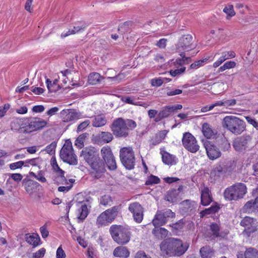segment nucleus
<instances>
[{
    "instance_id": "f257e3e1",
    "label": "nucleus",
    "mask_w": 258,
    "mask_h": 258,
    "mask_svg": "<svg viewBox=\"0 0 258 258\" xmlns=\"http://www.w3.org/2000/svg\"><path fill=\"white\" fill-rule=\"evenodd\" d=\"M101 155L104 161L99 157L89 164L92 170L91 174L96 179L100 178L106 171L105 163L109 170H114L117 168L115 158L110 147H103L101 150Z\"/></svg>"
},
{
    "instance_id": "f03ea898",
    "label": "nucleus",
    "mask_w": 258,
    "mask_h": 258,
    "mask_svg": "<svg viewBox=\"0 0 258 258\" xmlns=\"http://www.w3.org/2000/svg\"><path fill=\"white\" fill-rule=\"evenodd\" d=\"M136 126L137 123L134 120L120 117L113 121L111 130L115 137L125 138L128 136L129 131L133 130Z\"/></svg>"
},
{
    "instance_id": "7ed1b4c3",
    "label": "nucleus",
    "mask_w": 258,
    "mask_h": 258,
    "mask_svg": "<svg viewBox=\"0 0 258 258\" xmlns=\"http://www.w3.org/2000/svg\"><path fill=\"white\" fill-rule=\"evenodd\" d=\"M222 126L232 134L238 135L245 130V122L235 116H226L222 121Z\"/></svg>"
},
{
    "instance_id": "20e7f679",
    "label": "nucleus",
    "mask_w": 258,
    "mask_h": 258,
    "mask_svg": "<svg viewBox=\"0 0 258 258\" xmlns=\"http://www.w3.org/2000/svg\"><path fill=\"white\" fill-rule=\"evenodd\" d=\"M109 232L114 241L118 244H125L130 240V231L121 225H112L110 227Z\"/></svg>"
},
{
    "instance_id": "39448f33",
    "label": "nucleus",
    "mask_w": 258,
    "mask_h": 258,
    "mask_svg": "<svg viewBox=\"0 0 258 258\" xmlns=\"http://www.w3.org/2000/svg\"><path fill=\"white\" fill-rule=\"evenodd\" d=\"M246 192V185L242 183H236L225 189L224 197L228 201H236L243 198Z\"/></svg>"
},
{
    "instance_id": "423d86ee",
    "label": "nucleus",
    "mask_w": 258,
    "mask_h": 258,
    "mask_svg": "<svg viewBox=\"0 0 258 258\" xmlns=\"http://www.w3.org/2000/svg\"><path fill=\"white\" fill-rule=\"evenodd\" d=\"M60 158L64 162L70 165H76L78 164L77 156L75 155L72 142L67 140L59 152Z\"/></svg>"
},
{
    "instance_id": "0eeeda50",
    "label": "nucleus",
    "mask_w": 258,
    "mask_h": 258,
    "mask_svg": "<svg viewBox=\"0 0 258 258\" xmlns=\"http://www.w3.org/2000/svg\"><path fill=\"white\" fill-rule=\"evenodd\" d=\"M119 157L123 166L127 170L134 168L136 163L135 153L132 147H123L120 149Z\"/></svg>"
},
{
    "instance_id": "6e6552de",
    "label": "nucleus",
    "mask_w": 258,
    "mask_h": 258,
    "mask_svg": "<svg viewBox=\"0 0 258 258\" xmlns=\"http://www.w3.org/2000/svg\"><path fill=\"white\" fill-rule=\"evenodd\" d=\"M118 210V206H113L102 212L97 218V225L100 227L111 223L117 217Z\"/></svg>"
},
{
    "instance_id": "1a4fd4ad",
    "label": "nucleus",
    "mask_w": 258,
    "mask_h": 258,
    "mask_svg": "<svg viewBox=\"0 0 258 258\" xmlns=\"http://www.w3.org/2000/svg\"><path fill=\"white\" fill-rule=\"evenodd\" d=\"M195 47L192 36L189 34L184 35L179 39L176 46V50L179 53V55L182 56L185 52L190 51Z\"/></svg>"
},
{
    "instance_id": "9d476101",
    "label": "nucleus",
    "mask_w": 258,
    "mask_h": 258,
    "mask_svg": "<svg viewBox=\"0 0 258 258\" xmlns=\"http://www.w3.org/2000/svg\"><path fill=\"white\" fill-rule=\"evenodd\" d=\"M240 225L244 228L242 234L249 237L251 234L257 230L258 223L255 219L245 216L240 221Z\"/></svg>"
},
{
    "instance_id": "9b49d317",
    "label": "nucleus",
    "mask_w": 258,
    "mask_h": 258,
    "mask_svg": "<svg viewBox=\"0 0 258 258\" xmlns=\"http://www.w3.org/2000/svg\"><path fill=\"white\" fill-rule=\"evenodd\" d=\"M182 143L184 148L190 153H195L200 149L196 138L189 132L183 134Z\"/></svg>"
},
{
    "instance_id": "f8f14e48",
    "label": "nucleus",
    "mask_w": 258,
    "mask_h": 258,
    "mask_svg": "<svg viewBox=\"0 0 258 258\" xmlns=\"http://www.w3.org/2000/svg\"><path fill=\"white\" fill-rule=\"evenodd\" d=\"M47 124V121L41 118H27L26 128L24 131L27 134L42 129Z\"/></svg>"
},
{
    "instance_id": "ddd939ff",
    "label": "nucleus",
    "mask_w": 258,
    "mask_h": 258,
    "mask_svg": "<svg viewBox=\"0 0 258 258\" xmlns=\"http://www.w3.org/2000/svg\"><path fill=\"white\" fill-rule=\"evenodd\" d=\"M80 157L89 164L99 158L98 150L94 147H87L82 150Z\"/></svg>"
},
{
    "instance_id": "4468645a",
    "label": "nucleus",
    "mask_w": 258,
    "mask_h": 258,
    "mask_svg": "<svg viewBox=\"0 0 258 258\" xmlns=\"http://www.w3.org/2000/svg\"><path fill=\"white\" fill-rule=\"evenodd\" d=\"M188 242H183L181 240L174 238L172 257H179L183 255L189 248Z\"/></svg>"
},
{
    "instance_id": "2eb2a0df",
    "label": "nucleus",
    "mask_w": 258,
    "mask_h": 258,
    "mask_svg": "<svg viewBox=\"0 0 258 258\" xmlns=\"http://www.w3.org/2000/svg\"><path fill=\"white\" fill-rule=\"evenodd\" d=\"M174 238H167L162 241L160 244L161 255L163 257H172V250Z\"/></svg>"
},
{
    "instance_id": "dca6fc26",
    "label": "nucleus",
    "mask_w": 258,
    "mask_h": 258,
    "mask_svg": "<svg viewBox=\"0 0 258 258\" xmlns=\"http://www.w3.org/2000/svg\"><path fill=\"white\" fill-rule=\"evenodd\" d=\"M251 140V138L250 136H242L234 141L233 146L236 151L241 152L249 147Z\"/></svg>"
},
{
    "instance_id": "f3484780",
    "label": "nucleus",
    "mask_w": 258,
    "mask_h": 258,
    "mask_svg": "<svg viewBox=\"0 0 258 258\" xmlns=\"http://www.w3.org/2000/svg\"><path fill=\"white\" fill-rule=\"evenodd\" d=\"M128 210L132 213L134 220L140 223L143 219V208L138 203L135 202L131 204L128 207Z\"/></svg>"
},
{
    "instance_id": "a211bd4d",
    "label": "nucleus",
    "mask_w": 258,
    "mask_h": 258,
    "mask_svg": "<svg viewBox=\"0 0 258 258\" xmlns=\"http://www.w3.org/2000/svg\"><path fill=\"white\" fill-rule=\"evenodd\" d=\"M60 117L64 122H70L81 117V113L74 109H63L60 113Z\"/></svg>"
},
{
    "instance_id": "6ab92c4d",
    "label": "nucleus",
    "mask_w": 258,
    "mask_h": 258,
    "mask_svg": "<svg viewBox=\"0 0 258 258\" xmlns=\"http://www.w3.org/2000/svg\"><path fill=\"white\" fill-rule=\"evenodd\" d=\"M27 118H16L11 121L10 124L11 130L19 133L27 134L24 131L26 128Z\"/></svg>"
},
{
    "instance_id": "aec40b11",
    "label": "nucleus",
    "mask_w": 258,
    "mask_h": 258,
    "mask_svg": "<svg viewBox=\"0 0 258 258\" xmlns=\"http://www.w3.org/2000/svg\"><path fill=\"white\" fill-rule=\"evenodd\" d=\"M207 155L210 159L214 160L221 156L219 149L211 142L207 141L204 143Z\"/></svg>"
},
{
    "instance_id": "412c9836",
    "label": "nucleus",
    "mask_w": 258,
    "mask_h": 258,
    "mask_svg": "<svg viewBox=\"0 0 258 258\" xmlns=\"http://www.w3.org/2000/svg\"><path fill=\"white\" fill-rule=\"evenodd\" d=\"M22 185L28 194L31 195L39 189L40 184L30 179L24 178L22 181Z\"/></svg>"
},
{
    "instance_id": "4be33fe9",
    "label": "nucleus",
    "mask_w": 258,
    "mask_h": 258,
    "mask_svg": "<svg viewBox=\"0 0 258 258\" xmlns=\"http://www.w3.org/2000/svg\"><path fill=\"white\" fill-rule=\"evenodd\" d=\"M183 189V186L180 185L177 189L169 190L167 192L165 199L170 203H174L179 200V194Z\"/></svg>"
},
{
    "instance_id": "5701e85b",
    "label": "nucleus",
    "mask_w": 258,
    "mask_h": 258,
    "mask_svg": "<svg viewBox=\"0 0 258 258\" xmlns=\"http://www.w3.org/2000/svg\"><path fill=\"white\" fill-rule=\"evenodd\" d=\"M87 26V25L85 23L79 22L75 23L73 26V28L69 29V30L66 33H62L61 34V37L62 38H64L70 35L75 34L77 33L83 31Z\"/></svg>"
},
{
    "instance_id": "b1692460",
    "label": "nucleus",
    "mask_w": 258,
    "mask_h": 258,
    "mask_svg": "<svg viewBox=\"0 0 258 258\" xmlns=\"http://www.w3.org/2000/svg\"><path fill=\"white\" fill-rule=\"evenodd\" d=\"M213 201L211 191L208 187H204L201 191V202L203 206H208Z\"/></svg>"
},
{
    "instance_id": "393cba45",
    "label": "nucleus",
    "mask_w": 258,
    "mask_h": 258,
    "mask_svg": "<svg viewBox=\"0 0 258 258\" xmlns=\"http://www.w3.org/2000/svg\"><path fill=\"white\" fill-rule=\"evenodd\" d=\"M258 210V196L254 200H250L246 203L242 208L243 212L251 213Z\"/></svg>"
},
{
    "instance_id": "a878e982",
    "label": "nucleus",
    "mask_w": 258,
    "mask_h": 258,
    "mask_svg": "<svg viewBox=\"0 0 258 258\" xmlns=\"http://www.w3.org/2000/svg\"><path fill=\"white\" fill-rule=\"evenodd\" d=\"M167 221L166 217L162 214L160 210H158L152 220V223L155 227L163 226L167 223Z\"/></svg>"
},
{
    "instance_id": "bb28decb",
    "label": "nucleus",
    "mask_w": 258,
    "mask_h": 258,
    "mask_svg": "<svg viewBox=\"0 0 258 258\" xmlns=\"http://www.w3.org/2000/svg\"><path fill=\"white\" fill-rule=\"evenodd\" d=\"M160 153L162 155V161L165 164L171 166L176 163L175 156L164 151H162Z\"/></svg>"
},
{
    "instance_id": "cd10ccee",
    "label": "nucleus",
    "mask_w": 258,
    "mask_h": 258,
    "mask_svg": "<svg viewBox=\"0 0 258 258\" xmlns=\"http://www.w3.org/2000/svg\"><path fill=\"white\" fill-rule=\"evenodd\" d=\"M237 258H258V250L252 247L247 248L244 253H238Z\"/></svg>"
},
{
    "instance_id": "c85d7f7f",
    "label": "nucleus",
    "mask_w": 258,
    "mask_h": 258,
    "mask_svg": "<svg viewBox=\"0 0 258 258\" xmlns=\"http://www.w3.org/2000/svg\"><path fill=\"white\" fill-rule=\"evenodd\" d=\"M130 252L126 247L120 246L116 247L113 250V255L115 257L127 258Z\"/></svg>"
},
{
    "instance_id": "c756f323",
    "label": "nucleus",
    "mask_w": 258,
    "mask_h": 258,
    "mask_svg": "<svg viewBox=\"0 0 258 258\" xmlns=\"http://www.w3.org/2000/svg\"><path fill=\"white\" fill-rule=\"evenodd\" d=\"M172 112H173V111L171 106H166L163 107L162 110L159 112L157 117L155 119V121H158L162 118L168 117Z\"/></svg>"
},
{
    "instance_id": "7c9ffc66",
    "label": "nucleus",
    "mask_w": 258,
    "mask_h": 258,
    "mask_svg": "<svg viewBox=\"0 0 258 258\" xmlns=\"http://www.w3.org/2000/svg\"><path fill=\"white\" fill-rule=\"evenodd\" d=\"M26 241L27 243L36 247L39 244L40 240L39 235L37 234H26L25 236Z\"/></svg>"
},
{
    "instance_id": "2f4dec72",
    "label": "nucleus",
    "mask_w": 258,
    "mask_h": 258,
    "mask_svg": "<svg viewBox=\"0 0 258 258\" xmlns=\"http://www.w3.org/2000/svg\"><path fill=\"white\" fill-rule=\"evenodd\" d=\"M102 79H103V77L99 73L94 72L90 73L88 76V82L89 84L94 85L99 83Z\"/></svg>"
},
{
    "instance_id": "473e14b6",
    "label": "nucleus",
    "mask_w": 258,
    "mask_h": 258,
    "mask_svg": "<svg viewBox=\"0 0 258 258\" xmlns=\"http://www.w3.org/2000/svg\"><path fill=\"white\" fill-rule=\"evenodd\" d=\"M107 123L105 117L102 115L95 116L92 120V126L95 127H100L105 125Z\"/></svg>"
},
{
    "instance_id": "72a5a7b5",
    "label": "nucleus",
    "mask_w": 258,
    "mask_h": 258,
    "mask_svg": "<svg viewBox=\"0 0 258 258\" xmlns=\"http://www.w3.org/2000/svg\"><path fill=\"white\" fill-rule=\"evenodd\" d=\"M168 231L164 228H154L152 230V233L159 239L165 238L168 235Z\"/></svg>"
},
{
    "instance_id": "f704fd0d",
    "label": "nucleus",
    "mask_w": 258,
    "mask_h": 258,
    "mask_svg": "<svg viewBox=\"0 0 258 258\" xmlns=\"http://www.w3.org/2000/svg\"><path fill=\"white\" fill-rule=\"evenodd\" d=\"M202 133L204 136L207 139L214 137L215 133L212 129L210 125L208 123H204L202 126Z\"/></svg>"
},
{
    "instance_id": "c9c22d12",
    "label": "nucleus",
    "mask_w": 258,
    "mask_h": 258,
    "mask_svg": "<svg viewBox=\"0 0 258 258\" xmlns=\"http://www.w3.org/2000/svg\"><path fill=\"white\" fill-rule=\"evenodd\" d=\"M200 253L202 258H211L214 251L209 246H205L200 249Z\"/></svg>"
},
{
    "instance_id": "e433bc0d",
    "label": "nucleus",
    "mask_w": 258,
    "mask_h": 258,
    "mask_svg": "<svg viewBox=\"0 0 258 258\" xmlns=\"http://www.w3.org/2000/svg\"><path fill=\"white\" fill-rule=\"evenodd\" d=\"M81 206L79 209V218L82 220H84L89 214V208L88 205L85 203H80Z\"/></svg>"
},
{
    "instance_id": "4c0bfd02",
    "label": "nucleus",
    "mask_w": 258,
    "mask_h": 258,
    "mask_svg": "<svg viewBox=\"0 0 258 258\" xmlns=\"http://www.w3.org/2000/svg\"><path fill=\"white\" fill-rule=\"evenodd\" d=\"M226 173L232 172L236 166V162L234 160H227L222 162Z\"/></svg>"
},
{
    "instance_id": "58836bf2",
    "label": "nucleus",
    "mask_w": 258,
    "mask_h": 258,
    "mask_svg": "<svg viewBox=\"0 0 258 258\" xmlns=\"http://www.w3.org/2000/svg\"><path fill=\"white\" fill-rule=\"evenodd\" d=\"M112 202L111 196L107 195H103L99 199V204L104 206H111Z\"/></svg>"
},
{
    "instance_id": "ea45409f",
    "label": "nucleus",
    "mask_w": 258,
    "mask_h": 258,
    "mask_svg": "<svg viewBox=\"0 0 258 258\" xmlns=\"http://www.w3.org/2000/svg\"><path fill=\"white\" fill-rule=\"evenodd\" d=\"M50 162H51V165L53 169L55 171L59 172L60 176H61V177L64 178V179L66 180V181H67V179H66V178L64 176V172L59 168V167L58 166V165L57 163L56 160L54 157H52L51 158Z\"/></svg>"
},
{
    "instance_id": "a19ab883",
    "label": "nucleus",
    "mask_w": 258,
    "mask_h": 258,
    "mask_svg": "<svg viewBox=\"0 0 258 258\" xmlns=\"http://www.w3.org/2000/svg\"><path fill=\"white\" fill-rule=\"evenodd\" d=\"M88 134L85 133L80 135L75 141V145L79 148H82L84 146V141Z\"/></svg>"
},
{
    "instance_id": "79ce46f5",
    "label": "nucleus",
    "mask_w": 258,
    "mask_h": 258,
    "mask_svg": "<svg viewBox=\"0 0 258 258\" xmlns=\"http://www.w3.org/2000/svg\"><path fill=\"white\" fill-rule=\"evenodd\" d=\"M181 205L186 212H190L195 208V202L188 200L183 201Z\"/></svg>"
},
{
    "instance_id": "37998d69",
    "label": "nucleus",
    "mask_w": 258,
    "mask_h": 258,
    "mask_svg": "<svg viewBox=\"0 0 258 258\" xmlns=\"http://www.w3.org/2000/svg\"><path fill=\"white\" fill-rule=\"evenodd\" d=\"M100 139L105 143L110 142L113 139V135L109 132H102L100 135Z\"/></svg>"
},
{
    "instance_id": "c03bdc74",
    "label": "nucleus",
    "mask_w": 258,
    "mask_h": 258,
    "mask_svg": "<svg viewBox=\"0 0 258 258\" xmlns=\"http://www.w3.org/2000/svg\"><path fill=\"white\" fill-rule=\"evenodd\" d=\"M168 131L166 130H162L160 131L156 136L155 142L153 143L154 145H157L160 143L163 139H165Z\"/></svg>"
},
{
    "instance_id": "a18cd8bd",
    "label": "nucleus",
    "mask_w": 258,
    "mask_h": 258,
    "mask_svg": "<svg viewBox=\"0 0 258 258\" xmlns=\"http://www.w3.org/2000/svg\"><path fill=\"white\" fill-rule=\"evenodd\" d=\"M236 66V62L233 61H228L226 62L222 66L220 67L218 69V72H223L227 69L233 68Z\"/></svg>"
},
{
    "instance_id": "49530a36",
    "label": "nucleus",
    "mask_w": 258,
    "mask_h": 258,
    "mask_svg": "<svg viewBox=\"0 0 258 258\" xmlns=\"http://www.w3.org/2000/svg\"><path fill=\"white\" fill-rule=\"evenodd\" d=\"M219 209V207L217 205H214L212 206L211 207L208 209H206L205 210H203L201 212V214H202L203 216H205L207 215H209L211 214H214L216 212H218V211Z\"/></svg>"
},
{
    "instance_id": "de8ad7c7",
    "label": "nucleus",
    "mask_w": 258,
    "mask_h": 258,
    "mask_svg": "<svg viewBox=\"0 0 258 258\" xmlns=\"http://www.w3.org/2000/svg\"><path fill=\"white\" fill-rule=\"evenodd\" d=\"M220 148L221 150L223 151H228L231 148L230 144L224 137L221 138Z\"/></svg>"
},
{
    "instance_id": "09e8293b",
    "label": "nucleus",
    "mask_w": 258,
    "mask_h": 258,
    "mask_svg": "<svg viewBox=\"0 0 258 258\" xmlns=\"http://www.w3.org/2000/svg\"><path fill=\"white\" fill-rule=\"evenodd\" d=\"M223 12L227 14V19L231 18L235 15V13L233 9V6L231 5H229L226 6L223 9Z\"/></svg>"
},
{
    "instance_id": "8fccbe9b",
    "label": "nucleus",
    "mask_w": 258,
    "mask_h": 258,
    "mask_svg": "<svg viewBox=\"0 0 258 258\" xmlns=\"http://www.w3.org/2000/svg\"><path fill=\"white\" fill-rule=\"evenodd\" d=\"M160 179L157 176L151 175L149 176L148 179L146 181L145 184L147 185H152L153 184L159 183Z\"/></svg>"
},
{
    "instance_id": "3c124183",
    "label": "nucleus",
    "mask_w": 258,
    "mask_h": 258,
    "mask_svg": "<svg viewBox=\"0 0 258 258\" xmlns=\"http://www.w3.org/2000/svg\"><path fill=\"white\" fill-rule=\"evenodd\" d=\"M28 167V165L25 164L23 161H19L15 163H11L9 165V167L11 170H15L17 169H21L22 166Z\"/></svg>"
},
{
    "instance_id": "603ef678",
    "label": "nucleus",
    "mask_w": 258,
    "mask_h": 258,
    "mask_svg": "<svg viewBox=\"0 0 258 258\" xmlns=\"http://www.w3.org/2000/svg\"><path fill=\"white\" fill-rule=\"evenodd\" d=\"M210 230L212 232L213 235L215 237L220 236L219 231L220 227L217 223H213L210 225Z\"/></svg>"
},
{
    "instance_id": "864d4df0",
    "label": "nucleus",
    "mask_w": 258,
    "mask_h": 258,
    "mask_svg": "<svg viewBox=\"0 0 258 258\" xmlns=\"http://www.w3.org/2000/svg\"><path fill=\"white\" fill-rule=\"evenodd\" d=\"M181 57L182 58H178L176 59L175 61L174 62L175 64L182 66L185 63H188L189 61H191L190 57H185L184 53Z\"/></svg>"
},
{
    "instance_id": "5fc2aeb1",
    "label": "nucleus",
    "mask_w": 258,
    "mask_h": 258,
    "mask_svg": "<svg viewBox=\"0 0 258 258\" xmlns=\"http://www.w3.org/2000/svg\"><path fill=\"white\" fill-rule=\"evenodd\" d=\"M235 56V53L233 51H225L222 53L220 58L224 61L227 59L234 58Z\"/></svg>"
},
{
    "instance_id": "6e6d98bb",
    "label": "nucleus",
    "mask_w": 258,
    "mask_h": 258,
    "mask_svg": "<svg viewBox=\"0 0 258 258\" xmlns=\"http://www.w3.org/2000/svg\"><path fill=\"white\" fill-rule=\"evenodd\" d=\"M160 211L162 214L166 217L167 221H168L169 218H172L175 216V213L172 212L170 209H166Z\"/></svg>"
},
{
    "instance_id": "4d7b16f0",
    "label": "nucleus",
    "mask_w": 258,
    "mask_h": 258,
    "mask_svg": "<svg viewBox=\"0 0 258 258\" xmlns=\"http://www.w3.org/2000/svg\"><path fill=\"white\" fill-rule=\"evenodd\" d=\"M223 167L224 166L222 163L221 165H217L213 169V172L218 176H220L222 173H225L226 172H225V169Z\"/></svg>"
},
{
    "instance_id": "13d9d810",
    "label": "nucleus",
    "mask_w": 258,
    "mask_h": 258,
    "mask_svg": "<svg viewBox=\"0 0 258 258\" xmlns=\"http://www.w3.org/2000/svg\"><path fill=\"white\" fill-rule=\"evenodd\" d=\"M57 143L55 141L52 142L50 144L47 146L45 149V151L48 154H52L55 151Z\"/></svg>"
},
{
    "instance_id": "bf43d9fd",
    "label": "nucleus",
    "mask_w": 258,
    "mask_h": 258,
    "mask_svg": "<svg viewBox=\"0 0 258 258\" xmlns=\"http://www.w3.org/2000/svg\"><path fill=\"white\" fill-rule=\"evenodd\" d=\"M30 174L35 177L36 179L39 180V181L41 182H45L46 181V179L45 177L44 176L43 174L42 173L41 171H40L37 174H35V173L31 172H30Z\"/></svg>"
},
{
    "instance_id": "052dcab7",
    "label": "nucleus",
    "mask_w": 258,
    "mask_h": 258,
    "mask_svg": "<svg viewBox=\"0 0 258 258\" xmlns=\"http://www.w3.org/2000/svg\"><path fill=\"white\" fill-rule=\"evenodd\" d=\"M90 123V121L89 120H86L80 124H79L78 126L77 131V132H80L85 130Z\"/></svg>"
},
{
    "instance_id": "680f3d73",
    "label": "nucleus",
    "mask_w": 258,
    "mask_h": 258,
    "mask_svg": "<svg viewBox=\"0 0 258 258\" xmlns=\"http://www.w3.org/2000/svg\"><path fill=\"white\" fill-rule=\"evenodd\" d=\"M151 83L152 86L158 87L163 84V80L161 77L154 78L151 80Z\"/></svg>"
},
{
    "instance_id": "e2e57ef3",
    "label": "nucleus",
    "mask_w": 258,
    "mask_h": 258,
    "mask_svg": "<svg viewBox=\"0 0 258 258\" xmlns=\"http://www.w3.org/2000/svg\"><path fill=\"white\" fill-rule=\"evenodd\" d=\"M9 177L12 178L15 181L19 182L22 180L23 175L20 173H10L9 174Z\"/></svg>"
},
{
    "instance_id": "0e129e2a",
    "label": "nucleus",
    "mask_w": 258,
    "mask_h": 258,
    "mask_svg": "<svg viewBox=\"0 0 258 258\" xmlns=\"http://www.w3.org/2000/svg\"><path fill=\"white\" fill-rule=\"evenodd\" d=\"M245 119L249 124L252 125L258 130V122L255 119L251 118L250 116H246Z\"/></svg>"
},
{
    "instance_id": "69168bd1",
    "label": "nucleus",
    "mask_w": 258,
    "mask_h": 258,
    "mask_svg": "<svg viewBox=\"0 0 258 258\" xmlns=\"http://www.w3.org/2000/svg\"><path fill=\"white\" fill-rule=\"evenodd\" d=\"M185 70V67L181 68L179 69H176L175 70H171L170 72V75L173 77H175L177 75L181 74L184 73Z\"/></svg>"
},
{
    "instance_id": "338daca9",
    "label": "nucleus",
    "mask_w": 258,
    "mask_h": 258,
    "mask_svg": "<svg viewBox=\"0 0 258 258\" xmlns=\"http://www.w3.org/2000/svg\"><path fill=\"white\" fill-rule=\"evenodd\" d=\"M45 249L44 248H41L39 250L33 253L34 258H41L42 257L45 253Z\"/></svg>"
},
{
    "instance_id": "774afa93",
    "label": "nucleus",
    "mask_w": 258,
    "mask_h": 258,
    "mask_svg": "<svg viewBox=\"0 0 258 258\" xmlns=\"http://www.w3.org/2000/svg\"><path fill=\"white\" fill-rule=\"evenodd\" d=\"M66 256L65 252L62 249L61 246L58 247L57 249L56 252V258H65Z\"/></svg>"
}]
</instances>
